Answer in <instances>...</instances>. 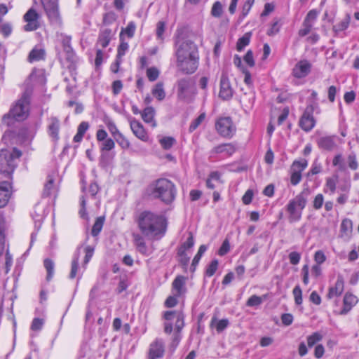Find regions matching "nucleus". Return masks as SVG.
<instances>
[{"label":"nucleus","mask_w":359,"mask_h":359,"mask_svg":"<svg viewBox=\"0 0 359 359\" xmlns=\"http://www.w3.org/2000/svg\"><path fill=\"white\" fill-rule=\"evenodd\" d=\"M159 142L163 149H169L175 144V140L171 137H164L161 138L159 140Z\"/></svg>","instance_id":"c03bdc74"},{"label":"nucleus","mask_w":359,"mask_h":359,"mask_svg":"<svg viewBox=\"0 0 359 359\" xmlns=\"http://www.w3.org/2000/svg\"><path fill=\"white\" fill-rule=\"evenodd\" d=\"M312 65L307 60H301L293 67V76L297 79L306 77L311 72Z\"/></svg>","instance_id":"2eb2a0df"},{"label":"nucleus","mask_w":359,"mask_h":359,"mask_svg":"<svg viewBox=\"0 0 359 359\" xmlns=\"http://www.w3.org/2000/svg\"><path fill=\"white\" fill-rule=\"evenodd\" d=\"M313 105L307 106L299 120V125L304 131L309 132L315 126L316 120L313 116Z\"/></svg>","instance_id":"9d476101"},{"label":"nucleus","mask_w":359,"mask_h":359,"mask_svg":"<svg viewBox=\"0 0 359 359\" xmlns=\"http://www.w3.org/2000/svg\"><path fill=\"white\" fill-rule=\"evenodd\" d=\"M215 129L222 137L230 139L236 130V126L229 116L220 117L215 122Z\"/></svg>","instance_id":"0eeeda50"},{"label":"nucleus","mask_w":359,"mask_h":359,"mask_svg":"<svg viewBox=\"0 0 359 359\" xmlns=\"http://www.w3.org/2000/svg\"><path fill=\"white\" fill-rule=\"evenodd\" d=\"M116 20V15L113 12L107 13L103 18V22L104 25H110Z\"/></svg>","instance_id":"13d9d810"},{"label":"nucleus","mask_w":359,"mask_h":359,"mask_svg":"<svg viewBox=\"0 0 359 359\" xmlns=\"http://www.w3.org/2000/svg\"><path fill=\"white\" fill-rule=\"evenodd\" d=\"M94 252V248L91 246H87L85 248V257L83 260V267H86V265L89 262L90 259L92 258Z\"/></svg>","instance_id":"864d4df0"},{"label":"nucleus","mask_w":359,"mask_h":359,"mask_svg":"<svg viewBox=\"0 0 359 359\" xmlns=\"http://www.w3.org/2000/svg\"><path fill=\"white\" fill-rule=\"evenodd\" d=\"M151 195L154 198L160 199L163 203L169 204L175 198V187L171 181L167 179H158L152 185Z\"/></svg>","instance_id":"20e7f679"},{"label":"nucleus","mask_w":359,"mask_h":359,"mask_svg":"<svg viewBox=\"0 0 359 359\" xmlns=\"http://www.w3.org/2000/svg\"><path fill=\"white\" fill-rule=\"evenodd\" d=\"M164 332L170 334L172 331L171 320L175 319V331L169 346V350L173 353L180 344L182 336L180 332L184 326V315L181 311H167L163 313Z\"/></svg>","instance_id":"f03ea898"},{"label":"nucleus","mask_w":359,"mask_h":359,"mask_svg":"<svg viewBox=\"0 0 359 359\" xmlns=\"http://www.w3.org/2000/svg\"><path fill=\"white\" fill-rule=\"evenodd\" d=\"M193 94L192 81L190 79H182L177 82V97L180 100L189 101Z\"/></svg>","instance_id":"1a4fd4ad"},{"label":"nucleus","mask_w":359,"mask_h":359,"mask_svg":"<svg viewBox=\"0 0 359 359\" xmlns=\"http://www.w3.org/2000/svg\"><path fill=\"white\" fill-rule=\"evenodd\" d=\"M115 143L114 140L111 138H107L105 140L102 141V144L101 146L102 151H110L114 148Z\"/></svg>","instance_id":"603ef678"},{"label":"nucleus","mask_w":359,"mask_h":359,"mask_svg":"<svg viewBox=\"0 0 359 359\" xmlns=\"http://www.w3.org/2000/svg\"><path fill=\"white\" fill-rule=\"evenodd\" d=\"M344 287V278L341 276L337 277L334 287H330L327 294L328 299H332L334 296H339L342 294Z\"/></svg>","instance_id":"b1692460"},{"label":"nucleus","mask_w":359,"mask_h":359,"mask_svg":"<svg viewBox=\"0 0 359 359\" xmlns=\"http://www.w3.org/2000/svg\"><path fill=\"white\" fill-rule=\"evenodd\" d=\"M175 55L177 60L189 57L194 58L198 56V49L191 40L178 38L175 42Z\"/></svg>","instance_id":"423d86ee"},{"label":"nucleus","mask_w":359,"mask_h":359,"mask_svg":"<svg viewBox=\"0 0 359 359\" xmlns=\"http://www.w3.org/2000/svg\"><path fill=\"white\" fill-rule=\"evenodd\" d=\"M133 237L135 248L140 254L147 257L153 253L154 251L153 245H147L142 235L133 233Z\"/></svg>","instance_id":"4468645a"},{"label":"nucleus","mask_w":359,"mask_h":359,"mask_svg":"<svg viewBox=\"0 0 359 359\" xmlns=\"http://www.w3.org/2000/svg\"><path fill=\"white\" fill-rule=\"evenodd\" d=\"M46 14L53 24L62 25V20L57 5L51 0H41Z\"/></svg>","instance_id":"6e6552de"},{"label":"nucleus","mask_w":359,"mask_h":359,"mask_svg":"<svg viewBox=\"0 0 359 359\" xmlns=\"http://www.w3.org/2000/svg\"><path fill=\"white\" fill-rule=\"evenodd\" d=\"M79 251L78 250L74 255V257L72 262V269L69 274V278L71 279L74 278L76 276L79 267Z\"/></svg>","instance_id":"58836bf2"},{"label":"nucleus","mask_w":359,"mask_h":359,"mask_svg":"<svg viewBox=\"0 0 359 359\" xmlns=\"http://www.w3.org/2000/svg\"><path fill=\"white\" fill-rule=\"evenodd\" d=\"M165 25L163 21H159L156 25V35L160 39H163V34L165 31Z\"/></svg>","instance_id":"69168bd1"},{"label":"nucleus","mask_w":359,"mask_h":359,"mask_svg":"<svg viewBox=\"0 0 359 359\" xmlns=\"http://www.w3.org/2000/svg\"><path fill=\"white\" fill-rule=\"evenodd\" d=\"M155 114V110L152 107H148L144 109L142 113V119L148 123H151L153 128L156 126V123L154 119Z\"/></svg>","instance_id":"cd10ccee"},{"label":"nucleus","mask_w":359,"mask_h":359,"mask_svg":"<svg viewBox=\"0 0 359 359\" xmlns=\"http://www.w3.org/2000/svg\"><path fill=\"white\" fill-rule=\"evenodd\" d=\"M206 250H207L206 245H201L200 246L197 254L196 255V256L194 257V258L192 261V264H191V270L192 271H195L196 265L198 264L202 255L206 251Z\"/></svg>","instance_id":"4c0bfd02"},{"label":"nucleus","mask_w":359,"mask_h":359,"mask_svg":"<svg viewBox=\"0 0 359 359\" xmlns=\"http://www.w3.org/2000/svg\"><path fill=\"white\" fill-rule=\"evenodd\" d=\"M43 325V320L40 318H34L31 325V329L34 331L40 330Z\"/></svg>","instance_id":"052dcab7"},{"label":"nucleus","mask_w":359,"mask_h":359,"mask_svg":"<svg viewBox=\"0 0 359 359\" xmlns=\"http://www.w3.org/2000/svg\"><path fill=\"white\" fill-rule=\"evenodd\" d=\"M322 335L318 332H314L307 338V344L309 347H312L317 342L322 339Z\"/></svg>","instance_id":"a18cd8bd"},{"label":"nucleus","mask_w":359,"mask_h":359,"mask_svg":"<svg viewBox=\"0 0 359 359\" xmlns=\"http://www.w3.org/2000/svg\"><path fill=\"white\" fill-rule=\"evenodd\" d=\"M255 0H246L242 7L241 16L242 18L246 17L250 12Z\"/></svg>","instance_id":"3c124183"},{"label":"nucleus","mask_w":359,"mask_h":359,"mask_svg":"<svg viewBox=\"0 0 359 359\" xmlns=\"http://www.w3.org/2000/svg\"><path fill=\"white\" fill-rule=\"evenodd\" d=\"M358 301V300L356 296L351 293L347 292L344 297V306L343 309L339 312V314H347L351 311L352 307L357 304Z\"/></svg>","instance_id":"412c9836"},{"label":"nucleus","mask_w":359,"mask_h":359,"mask_svg":"<svg viewBox=\"0 0 359 359\" xmlns=\"http://www.w3.org/2000/svg\"><path fill=\"white\" fill-rule=\"evenodd\" d=\"M22 152L13 148L12 150H0V172L10 175L14 171L18 164V160Z\"/></svg>","instance_id":"39448f33"},{"label":"nucleus","mask_w":359,"mask_h":359,"mask_svg":"<svg viewBox=\"0 0 359 359\" xmlns=\"http://www.w3.org/2000/svg\"><path fill=\"white\" fill-rule=\"evenodd\" d=\"M218 267V261L213 259L210 264L207 266L205 274L208 277L212 276L216 272Z\"/></svg>","instance_id":"49530a36"},{"label":"nucleus","mask_w":359,"mask_h":359,"mask_svg":"<svg viewBox=\"0 0 359 359\" xmlns=\"http://www.w3.org/2000/svg\"><path fill=\"white\" fill-rule=\"evenodd\" d=\"M159 76V71L156 67H149L147 70V76L150 81H156Z\"/></svg>","instance_id":"de8ad7c7"},{"label":"nucleus","mask_w":359,"mask_h":359,"mask_svg":"<svg viewBox=\"0 0 359 359\" xmlns=\"http://www.w3.org/2000/svg\"><path fill=\"white\" fill-rule=\"evenodd\" d=\"M229 325V320L227 319H222L218 320L216 323V330L217 332H222Z\"/></svg>","instance_id":"e2e57ef3"},{"label":"nucleus","mask_w":359,"mask_h":359,"mask_svg":"<svg viewBox=\"0 0 359 359\" xmlns=\"http://www.w3.org/2000/svg\"><path fill=\"white\" fill-rule=\"evenodd\" d=\"M335 136H325L319 137L316 143L318 147L326 151H332L336 147Z\"/></svg>","instance_id":"5701e85b"},{"label":"nucleus","mask_w":359,"mask_h":359,"mask_svg":"<svg viewBox=\"0 0 359 359\" xmlns=\"http://www.w3.org/2000/svg\"><path fill=\"white\" fill-rule=\"evenodd\" d=\"M206 117L205 113H201L196 119H194L190 124L189 131L192 133L194 131L201 123L205 120Z\"/></svg>","instance_id":"79ce46f5"},{"label":"nucleus","mask_w":359,"mask_h":359,"mask_svg":"<svg viewBox=\"0 0 359 359\" xmlns=\"http://www.w3.org/2000/svg\"><path fill=\"white\" fill-rule=\"evenodd\" d=\"M11 184L7 181L0 182V208H4L11 196Z\"/></svg>","instance_id":"a211bd4d"},{"label":"nucleus","mask_w":359,"mask_h":359,"mask_svg":"<svg viewBox=\"0 0 359 359\" xmlns=\"http://www.w3.org/2000/svg\"><path fill=\"white\" fill-rule=\"evenodd\" d=\"M55 177L53 175H49L47 177V182L44 185L43 191V196H49L52 192L55 190Z\"/></svg>","instance_id":"7c9ffc66"},{"label":"nucleus","mask_w":359,"mask_h":359,"mask_svg":"<svg viewBox=\"0 0 359 359\" xmlns=\"http://www.w3.org/2000/svg\"><path fill=\"white\" fill-rule=\"evenodd\" d=\"M187 278L182 276H177L172 283V294L177 297H182L187 292Z\"/></svg>","instance_id":"f3484780"},{"label":"nucleus","mask_w":359,"mask_h":359,"mask_svg":"<svg viewBox=\"0 0 359 359\" xmlns=\"http://www.w3.org/2000/svg\"><path fill=\"white\" fill-rule=\"evenodd\" d=\"M31 91L27 89L21 97L11 108L9 112L3 116L4 123L10 125V118L18 121L26 119L29 116Z\"/></svg>","instance_id":"7ed1b4c3"},{"label":"nucleus","mask_w":359,"mask_h":359,"mask_svg":"<svg viewBox=\"0 0 359 359\" xmlns=\"http://www.w3.org/2000/svg\"><path fill=\"white\" fill-rule=\"evenodd\" d=\"M348 166L351 170H355L358 168V164L356 160V156L354 154H351L348 156Z\"/></svg>","instance_id":"680f3d73"},{"label":"nucleus","mask_w":359,"mask_h":359,"mask_svg":"<svg viewBox=\"0 0 359 359\" xmlns=\"http://www.w3.org/2000/svg\"><path fill=\"white\" fill-rule=\"evenodd\" d=\"M152 95L158 100H163L165 97V92L162 82L157 83L152 89Z\"/></svg>","instance_id":"2f4dec72"},{"label":"nucleus","mask_w":359,"mask_h":359,"mask_svg":"<svg viewBox=\"0 0 359 359\" xmlns=\"http://www.w3.org/2000/svg\"><path fill=\"white\" fill-rule=\"evenodd\" d=\"M6 222L4 217L0 216V256L3 254L5 246L4 231L6 230Z\"/></svg>","instance_id":"473e14b6"},{"label":"nucleus","mask_w":359,"mask_h":359,"mask_svg":"<svg viewBox=\"0 0 359 359\" xmlns=\"http://www.w3.org/2000/svg\"><path fill=\"white\" fill-rule=\"evenodd\" d=\"M60 127V122L57 118L52 116L48 119V133L55 142L59 140Z\"/></svg>","instance_id":"6ab92c4d"},{"label":"nucleus","mask_w":359,"mask_h":359,"mask_svg":"<svg viewBox=\"0 0 359 359\" xmlns=\"http://www.w3.org/2000/svg\"><path fill=\"white\" fill-rule=\"evenodd\" d=\"M104 221V218L103 217H99L96 219L91 231V233L93 236H96L100 233L102 229Z\"/></svg>","instance_id":"ea45409f"},{"label":"nucleus","mask_w":359,"mask_h":359,"mask_svg":"<svg viewBox=\"0 0 359 359\" xmlns=\"http://www.w3.org/2000/svg\"><path fill=\"white\" fill-rule=\"evenodd\" d=\"M266 295H263L262 297L255 294L252 295L248 299L246 305L250 307L257 306L266 299Z\"/></svg>","instance_id":"c9c22d12"},{"label":"nucleus","mask_w":359,"mask_h":359,"mask_svg":"<svg viewBox=\"0 0 359 359\" xmlns=\"http://www.w3.org/2000/svg\"><path fill=\"white\" fill-rule=\"evenodd\" d=\"M250 33H245L237 42L236 48L238 51H241L250 43Z\"/></svg>","instance_id":"a19ab883"},{"label":"nucleus","mask_w":359,"mask_h":359,"mask_svg":"<svg viewBox=\"0 0 359 359\" xmlns=\"http://www.w3.org/2000/svg\"><path fill=\"white\" fill-rule=\"evenodd\" d=\"M45 50L43 49L34 48L29 54L28 61L29 62H33L35 61L43 60L45 57Z\"/></svg>","instance_id":"c85d7f7f"},{"label":"nucleus","mask_w":359,"mask_h":359,"mask_svg":"<svg viewBox=\"0 0 359 359\" xmlns=\"http://www.w3.org/2000/svg\"><path fill=\"white\" fill-rule=\"evenodd\" d=\"M177 297L174 294L169 296L165 302V306L168 308H172L176 306L177 304Z\"/></svg>","instance_id":"774afa93"},{"label":"nucleus","mask_w":359,"mask_h":359,"mask_svg":"<svg viewBox=\"0 0 359 359\" xmlns=\"http://www.w3.org/2000/svg\"><path fill=\"white\" fill-rule=\"evenodd\" d=\"M165 353V343L162 339H156L149 346V359H158L163 356Z\"/></svg>","instance_id":"ddd939ff"},{"label":"nucleus","mask_w":359,"mask_h":359,"mask_svg":"<svg viewBox=\"0 0 359 359\" xmlns=\"http://www.w3.org/2000/svg\"><path fill=\"white\" fill-rule=\"evenodd\" d=\"M306 166H307V161L304 158L302 159L301 161H293V167H297V168H300V170H299V171H293V175H292L293 185H295L300 182L301 179H302L301 170H303Z\"/></svg>","instance_id":"a878e982"},{"label":"nucleus","mask_w":359,"mask_h":359,"mask_svg":"<svg viewBox=\"0 0 359 359\" xmlns=\"http://www.w3.org/2000/svg\"><path fill=\"white\" fill-rule=\"evenodd\" d=\"M136 29L135 24L133 22H130L125 29L122 30L123 33L126 34L129 38H132L134 36L135 31Z\"/></svg>","instance_id":"8fccbe9b"},{"label":"nucleus","mask_w":359,"mask_h":359,"mask_svg":"<svg viewBox=\"0 0 359 359\" xmlns=\"http://www.w3.org/2000/svg\"><path fill=\"white\" fill-rule=\"evenodd\" d=\"M308 195L309 192L307 191H304L293 199V216L294 215L297 210H302L304 208Z\"/></svg>","instance_id":"393cba45"},{"label":"nucleus","mask_w":359,"mask_h":359,"mask_svg":"<svg viewBox=\"0 0 359 359\" xmlns=\"http://www.w3.org/2000/svg\"><path fill=\"white\" fill-rule=\"evenodd\" d=\"M130 128L133 134L140 140L147 142L148 140V136L144 130L143 126L136 120H132L130 121Z\"/></svg>","instance_id":"aec40b11"},{"label":"nucleus","mask_w":359,"mask_h":359,"mask_svg":"<svg viewBox=\"0 0 359 359\" xmlns=\"http://www.w3.org/2000/svg\"><path fill=\"white\" fill-rule=\"evenodd\" d=\"M312 27L313 25L311 23L309 24L307 22H304L303 27L299 31V35L302 37L305 36L311 32Z\"/></svg>","instance_id":"4d7b16f0"},{"label":"nucleus","mask_w":359,"mask_h":359,"mask_svg":"<svg viewBox=\"0 0 359 359\" xmlns=\"http://www.w3.org/2000/svg\"><path fill=\"white\" fill-rule=\"evenodd\" d=\"M137 224L142 234L151 240L160 239L166 231L165 219L150 211H144L140 213Z\"/></svg>","instance_id":"f257e3e1"},{"label":"nucleus","mask_w":359,"mask_h":359,"mask_svg":"<svg viewBox=\"0 0 359 359\" xmlns=\"http://www.w3.org/2000/svg\"><path fill=\"white\" fill-rule=\"evenodd\" d=\"M318 17V12L316 10H311L306 15L304 22L307 23H311L313 25V22L316 20Z\"/></svg>","instance_id":"6e6d98bb"},{"label":"nucleus","mask_w":359,"mask_h":359,"mask_svg":"<svg viewBox=\"0 0 359 359\" xmlns=\"http://www.w3.org/2000/svg\"><path fill=\"white\" fill-rule=\"evenodd\" d=\"M244 61L250 67H253L255 65V60L253 58V53L252 50H248L245 55L244 56Z\"/></svg>","instance_id":"338daca9"},{"label":"nucleus","mask_w":359,"mask_h":359,"mask_svg":"<svg viewBox=\"0 0 359 359\" xmlns=\"http://www.w3.org/2000/svg\"><path fill=\"white\" fill-rule=\"evenodd\" d=\"M177 255L179 256V262L184 266H187L189 262L190 257L188 256L187 252L182 253L178 251Z\"/></svg>","instance_id":"0e129e2a"},{"label":"nucleus","mask_w":359,"mask_h":359,"mask_svg":"<svg viewBox=\"0 0 359 359\" xmlns=\"http://www.w3.org/2000/svg\"><path fill=\"white\" fill-rule=\"evenodd\" d=\"M114 34V32L109 28L102 29L99 34L97 43L100 45L103 48H106L109 45Z\"/></svg>","instance_id":"4be33fe9"},{"label":"nucleus","mask_w":359,"mask_h":359,"mask_svg":"<svg viewBox=\"0 0 359 359\" xmlns=\"http://www.w3.org/2000/svg\"><path fill=\"white\" fill-rule=\"evenodd\" d=\"M194 245V236L191 232H189V237L187 241L183 243L181 246L179 248L178 251L182 252V253L187 252L186 251L188 249L191 248Z\"/></svg>","instance_id":"e433bc0d"},{"label":"nucleus","mask_w":359,"mask_h":359,"mask_svg":"<svg viewBox=\"0 0 359 359\" xmlns=\"http://www.w3.org/2000/svg\"><path fill=\"white\" fill-rule=\"evenodd\" d=\"M350 20L351 17L347 14L343 20L333 26V31L335 33H338L339 32L346 29L349 25Z\"/></svg>","instance_id":"72a5a7b5"},{"label":"nucleus","mask_w":359,"mask_h":359,"mask_svg":"<svg viewBox=\"0 0 359 359\" xmlns=\"http://www.w3.org/2000/svg\"><path fill=\"white\" fill-rule=\"evenodd\" d=\"M236 151L235 146L231 143L219 144L213 148L212 152L215 154H225L228 156L232 155Z\"/></svg>","instance_id":"bb28decb"},{"label":"nucleus","mask_w":359,"mask_h":359,"mask_svg":"<svg viewBox=\"0 0 359 359\" xmlns=\"http://www.w3.org/2000/svg\"><path fill=\"white\" fill-rule=\"evenodd\" d=\"M222 5L219 1H216L211 10V14L212 16L219 18L222 15Z\"/></svg>","instance_id":"09e8293b"},{"label":"nucleus","mask_w":359,"mask_h":359,"mask_svg":"<svg viewBox=\"0 0 359 359\" xmlns=\"http://www.w3.org/2000/svg\"><path fill=\"white\" fill-rule=\"evenodd\" d=\"M115 132H112L116 142L121 146V148L126 149L130 147V142L119 131L115 128Z\"/></svg>","instance_id":"c756f323"},{"label":"nucleus","mask_w":359,"mask_h":359,"mask_svg":"<svg viewBox=\"0 0 359 359\" xmlns=\"http://www.w3.org/2000/svg\"><path fill=\"white\" fill-rule=\"evenodd\" d=\"M353 222L350 219L346 218L342 220L341 224V231L343 233L348 234L352 231Z\"/></svg>","instance_id":"37998d69"},{"label":"nucleus","mask_w":359,"mask_h":359,"mask_svg":"<svg viewBox=\"0 0 359 359\" xmlns=\"http://www.w3.org/2000/svg\"><path fill=\"white\" fill-rule=\"evenodd\" d=\"M233 90L230 83L229 79L226 73L222 74L220 79V90L219 96L222 100H229L232 97Z\"/></svg>","instance_id":"dca6fc26"},{"label":"nucleus","mask_w":359,"mask_h":359,"mask_svg":"<svg viewBox=\"0 0 359 359\" xmlns=\"http://www.w3.org/2000/svg\"><path fill=\"white\" fill-rule=\"evenodd\" d=\"M39 14L32 8L29 9L24 15L23 19L27 22L24 26V30L26 32H32L39 27Z\"/></svg>","instance_id":"9b49d317"},{"label":"nucleus","mask_w":359,"mask_h":359,"mask_svg":"<svg viewBox=\"0 0 359 359\" xmlns=\"http://www.w3.org/2000/svg\"><path fill=\"white\" fill-rule=\"evenodd\" d=\"M293 295L297 305H300L302 303V290L299 285H297L293 289Z\"/></svg>","instance_id":"5fc2aeb1"},{"label":"nucleus","mask_w":359,"mask_h":359,"mask_svg":"<svg viewBox=\"0 0 359 359\" xmlns=\"http://www.w3.org/2000/svg\"><path fill=\"white\" fill-rule=\"evenodd\" d=\"M198 56L192 58L185 57V59L177 60V66L184 74H192L198 68Z\"/></svg>","instance_id":"f8f14e48"},{"label":"nucleus","mask_w":359,"mask_h":359,"mask_svg":"<svg viewBox=\"0 0 359 359\" xmlns=\"http://www.w3.org/2000/svg\"><path fill=\"white\" fill-rule=\"evenodd\" d=\"M43 265L47 271L46 280L49 281L51 280L54 274V262L51 259L47 258L44 259Z\"/></svg>","instance_id":"f704fd0d"},{"label":"nucleus","mask_w":359,"mask_h":359,"mask_svg":"<svg viewBox=\"0 0 359 359\" xmlns=\"http://www.w3.org/2000/svg\"><path fill=\"white\" fill-rule=\"evenodd\" d=\"M280 27V24L278 20L275 21L270 29L267 31V34L269 36H273L279 32V29Z\"/></svg>","instance_id":"bf43d9fd"}]
</instances>
